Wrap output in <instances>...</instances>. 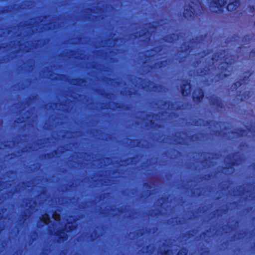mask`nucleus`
I'll return each mask as SVG.
<instances>
[{"label":"nucleus","mask_w":255,"mask_h":255,"mask_svg":"<svg viewBox=\"0 0 255 255\" xmlns=\"http://www.w3.org/2000/svg\"><path fill=\"white\" fill-rule=\"evenodd\" d=\"M157 33H44V35H138L151 36Z\"/></svg>","instance_id":"f257e3e1"},{"label":"nucleus","mask_w":255,"mask_h":255,"mask_svg":"<svg viewBox=\"0 0 255 255\" xmlns=\"http://www.w3.org/2000/svg\"><path fill=\"white\" fill-rule=\"evenodd\" d=\"M67 223L69 225L67 228L65 225L64 229L60 230L55 233V235L57 237V242L58 243L64 242L67 240L68 235L65 233L64 231L66 233L71 232L77 228V225L74 224V221H68Z\"/></svg>","instance_id":"f03ea898"},{"label":"nucleus","mask_w":255,"mask_h":255,"mask_svg":"<svg viewBox=\"0 0 255 255\" xmlns=\"http://www.w3.org/2000/svg\"><path fill=\"white\" fill-rule=\"evenodd\" d=\"M205 96V93L202 88H197L194 92L192 95V99L194 103L199 104L203 100Z\"/></svg>","instance_id":"7ed1b4c3"},{"label":"nucleus","mask_w":255,"mask_h":255,"mask_svg":"<svg viewBox=\"0 0 255 255\" xmlns=\"http://www.w3.org/2000/svg\"><path fill=\"white\" fill-rule=\"evenodd\" d=\"M191 84L190 81L188 80H184L181 86V93L183 96H187L190 94Z\"/></svg>","instance_id":"20e7f679"},{"label":"nucleus","mask_w":255,"mask_h":255,"mask_svg":"<svg viewBox=\"0 0 255 255\" xmlns=\"http://www.w3.org/2000/svg\"><path fill=\"white\" fill-rule=\"evenodd\" d=\"M211 104L218 108H223V104L222 100L218 96H212L211 97Z\"/></svg>","instance_id":"39448f33"},{"label":"nucleus","mask_w":255,"mask_h":255,"mask_svg":"<svg viewBox=\"0 0 255 255\" xmlns=\"http://www.w3.org/2000/svg\"><path fill=\"white\" fill-rule=\"evenodd\" d=\"M226 66H222L221 67V70L222 73L219 74L220 77L221 76L222 79L227 78L229 76V74L225 73L226 72H228V68L230 65V63L228 62L226 63Z\"/></svg>","instance_id":"423d86ee"},{"label":"nucleus","mask_w":255,"mask_h":255,"mask_svg":"<svg viewBox=\"0 0 255 255\" xmlns=\"http://www.w3.org/2000/svg\"><path fill=\"white\" fill-rule=\"evenodd\" d=\"M40 220L44 225H48L51 222L50 217L49 214L46 213L42 215Z\"/></svg>","instance_id":"0eeeda50"},{"label":"nucleus","mask_w":255,"mask_h":255,"mask_svg":"<svg viewBox=\"0 0 255 255\" xmlns=\"http://www.w3.org/2000/svg\"><path fill=\"white\" fill-rule=\"evenodd\" d=\"M192 49V46L189 43L184 42L182 44L181 51L186 53H189Z\"/></svg>","instance_id":"6e6552de"},{"label":"nucleus","mask_w":255,"mask_h":255,"mask_svg":"<svg viewBox=\"0 0 255 255\" xmlns=\"http://www.w3.org/2000/svg\"><path fill=\"white\" fill-rule=\"evenodd\" d=\"M240 159L239 158H237L234 159L233 160L231 161L230 162L229 165L228 166L225 167V168L227 169H232L235 166H238L240 165Z\"/></svg>","instance_id":"1a4fd4ad"},{"label":"nucleus","mask_w":255,"mask_h":255,"mask_svg":"<svg viewBox=\"0 0 255 255\" xmlns=\"http://www.w3.org/2000/svg\"><path fill=\"white\" fill-rule=\"evenodd\" d=\"M168 64V60H164L158 62L155 64L156 68H162L165 67Z\"/></svg>","instance_id":"9d476101"},{"label":"nucleus","mask_w":255,"mask_h":255,"mask_svg":"<svg viewBox=\"0 0 255 255\" xmlns=\"http://www.w3.org/2000/svg\"><path fill=\"white\" fill-rule=\"evenodd\" d=\"M72 80L75 82L73 85L76 86H81L82 84L86 82V79L83 78H75L72 79Z\"/></svg>","instance_id":"9b49d317"},{"label":"nucleus","mask_w":255,"mask_h":255,"mask_svg":"<svg viewBox=\"0 0 255 255\" xmlns=\"http://www.w3.org/2000/svg\"><path fill=\"white\" fill-rule=\"evenodd\" d=\"M245 74H248V75H245L244 76H243L242 79L240 80L242 81L243 84L246 81H249L250 77L253 74V72L250 71H247L245 72Z\"/></svg>","instance_id":"f8f14e48"},{"label":"nucleus","mask_w":255,"mask_h":255,"mask_svg":"<svg viewBox=\"0 0 255 255\" xmlns=\"http://www.w3.org/2000/svg\"><path fill=\"white\" fill-rule=\"evenodd\" d=\"M243 85V82L242 81H238L236 82H234L231 85V89L232 91H236L240 87H241Z\"/></svg>","instance_id":"ddd939ff"},{"label":"nucleus","mask_w":255,"mask_h":255,"mask_svg":"<svg viewBox=\"0 0 255 255\" xmlns=\"http://www.w3.org/2000/svg\"><path fill=\"white\" fill-rule=\"evenodd\" d=\"M233 133H236L239 136H244L247 134V130L243 128H239L237 131L232 132Z\"/></svg>","instance_id":"4468645a"},{"label":"nucleus","mask_w":255,"mask_h":255,"mask_svg":"<svg viewBox=\"0 0 255 255\" xmlns=\"http://www.w3.org/2000/svg\"><path fill=\"white\" fill-rule=\"evenodd\" d=\"M239 5V2L237 1H235V2L232 3H230L227 6V9L230 10L232 11L234 9H235Z\"/></svg>","instance_id":"2eb2a0df"},{"label":"nucleus","mask_w":255,"mask_h":255,"mask_svg":"<svg viewBox=\"0 0 255 255\" xmlns=\"http://www.w3.org/2000/svg\"><path fill=\"white\" fill-rule=\"evenodd\" d=\"M187 250L186 248H183L179 250L176 255H187Z\"/></svg>","instance_id":"dca6fc26"},{"label":"nucleus","mask_w":255,"mask_h":255,"mask_svg":"<svg viewBox=\"0 0 255 255\" xmlns=\"http://www.w3.org/2000/svg\"><path fill=\"white\" fill-rule=\"evenodd\" d=\"M250 92L249 91H245L243 93L242 95V97L241 98V101H245L246 99H248L249 97Z\"/></svg>","instance_id":"f3484780"},{"label":"nucleus","mask_w":255,"mask_h":255,"mask_svg":"<svg viewBox=\"0 0 255 255\" xmlns=\"http://www.w3.org/2000/svg\"><path fill=\"white\" fill-rule=\"evenodd\" d=\"M115 105H116V108L117 109H121L122 108H123L124 106L126 107L125 109H126V110L128 109L129 106L128 105H125V104H120V103H119L118 102H116V103H115Z\"/></svg>","instance_id":"a211bd4d"},{"label":"nucleus","mask_w":255,"mask_h":255,"mask_svg":"<svg viewBox=\"0 0 255 255\" xmlns=\"http://www.w3.org/2000/svg\"><path fill=\"white\" fill-rule=\"evenodd\" d=\"M162 33H157L156 34H155V35H157L158 34V35H160V34H162ZM166 34H167L168 33H165ZM169 34H170L171 35H174V36H175V35H177V36H179V35H185L186 34H192L193 33H168ZM153 35H154V34H153Z\"/></svg>","instance_id":"6ab92c4d"},{"label":"nucleus","mask_w":255,"mask_h":255,"mask_svg":"<svg viewBox=\"0 0 255 255\" xmlns=\"http://www.w3.org/2000/svg\"><path fill=\"white\" fill-rule=\"evenodd\" d=\"M209 71V69L205 68H203L201 69L200 73L202 74L203 76H206L208 74Z\"/></svg>","instance_id":"aec40b11"},{"label":"nucleus","mask_w":255,"mask_h":255,"mask_svg":"<svg viewBox=\"0 0 255 255\" xmlns=\"http://www.w3.org/2000/svg\"><path fill=\"white\" fill-rule=\"evenodd\" d=\"M52 217L54 220H57V219H59L60 217V216L59 214L57 213V212L54 211L52 213Z\"/></svg>","instance_id":"412c9836"},{"label":"nucleus","mask_w":255,"mask_h":255,"mask_svg":"<svg viewBox=\"0 0 255 255\" xmlns=\"http://www.w3.org/2000/svg\"><path fill=\"white\" fill-rule=\"evenodd\" d=\"M150 124L151 125H155V126L158 128H160L162 127V125L161 124H155V123L153 121V120H150Z\"/></svg>","instance_id":"4be33fe9"},{"label":"nucleus","mask_w":255,"mask_h":255,"mask_svg":"<svg viewBox=\"0 0 255 255\" xmlns=\"http://www.w3.org/2000/svg\"><path fill=\"white\" fill-rule=\"evenodd\" d=\"M218 4L220 7H223L225 5V0H218Z\"/></svg>","instance_id":"5701e85b"},{"label":"nucleus","mask_w":255,"mask_h":255,"mask_svg":"<svg viewBox=\"0 0 255 255\" xmlns=\"http://www.w3.org/2000/svg\"><path fill=\"white\" fill-rule=\"evenodd\" d=\"M215 133L216 135H220L222 134V131L221 130H216L215 131Z\"/></svg>","instance_id":"b1692460"},{"label":"nucleus","mask_w":255,"mask_h":255,"mask_svg":"<svg viewBox=\"0 0 255 255\" xmlns=\"http://www.w3.org/2000/svg\"><path fill=\"white\" fill-rule=\"evenodd\" d=\"M166 104H168L169 105H171L173 106L174 105V103L168 101H164V105H166Z\"/></svg>","instance_id":"393cba45"},{"label":"nucleus","mask_w":255,"mask_h":255,"mask_svg":"<svg viewBox=\"0 0 255 255\" xmlns=\"http://www.w3.org/2000/svg\"><path fill=\"white\" fill-rule=\"evenodd\" d=\"M250 54H252L253 55V56H255V48L252 49L251 51Z\"/></svg>","instance_id":"a878e982"},{"label":"nucleus","mask_w":255,"mask_h":255,"mask_svg":"<svg viewBox=\"0 0 255 255\" xmlns=\"http://www.w3.org/2000/svg\"><path fill=\"white\" fill-rule=\"evenodd\" d=\"M135 159V157H129V158H128L127 159H126V161H128V160H130L131 162H132L133 160Z\"/></svg>","instance_id":"bb28decb"},{"label":"nucleus","mask_w":255,"mask_h":255,"mask_svg":"<svg viewBox=\"0 0 255 255\" xmlns=\"http://www.w3.org/2000/svg\"><path fill=\"white\" fill-rule=\"evenodd\" d=\"M143 185H144V186H145L146 187L150 188V184L147 182L144 183Z\"/></svg>","instance_id":"cd10ccee"},{"label":"nucleus","mask_w":255,"mask_h":255,"mask_svg":"<svg viewBox=\"0 0 255 255\" xmlns=\"http://www.w3.org/2000/svg\"><path fill=\"white\" fill-rule=\"evenodd\" d=\"M46 155H47L48 158H51L52 157L51 153H47Z\"/></svg>","instance_id":"c85d7f7f"},{"label":"nucleus","mask_w":255,"mask_h":255,"mask_svg":"<svg viewBox=\"0 0 255 255\" xmlns=\"http://www.w3.org/2000/svg\"><path fill=\"white\" fill-rule=\"evenodd\" d=\"M123 210H124V208L123 207H121V208L118 209V211L121 213H123Z\"/></svg>","instance_id":"c756f323"},{"label":"nucleus","mask_w":255,"mask_h":255,"mask_svg":"<svg viewBox=\"0 0 255 255\" xmlns=\"http://www.w3.org/2000/svg\"><path fill=\"white\" fill-rule=\"evenodd\" d=\"M169 250H165L163 252V254L165 255H167L169 254Z\"/></svg>","instance_id":"7c9ffc66"},{"label":"nucleus","mask_w":255,"mask_h":255,"mask_svg":"<svg viewBox=\"0 0 255 255\" xmlns=\"http://www.w3.org/2000/svg\"><path fill=\"white\" fill-rule=\"evenodd\" d=\"M23 216H24L25 217V219H26L27 218V217H28L26 213L24 214Z\"/></svg>","instance_id":"2f4dec72"},{"label":"nucleus","mask_w":255,"mask_h":255,"mask_svg":"<svg viewBox=\"0 0 255 255\" xmlns=\"http://www.w3.org/2000/svg\"><path fill=\"white\" fill-rule=\"evenodd\" d=\"M238 154V152H234L233 153V156H235Z\"/></svg>","instance_id":"473e14b6"},{"label":"nucleus","mask_w":255,"mask_h":255,"mask_svg":"<svg viewBox=\"0 0 255 255\" xmlns=\"http://www.w3.org/2000/svg\"><path fill=\"white\" fill-rule=\"evenodd\" d=\"M188 236L189 237H191L192 236V235L190 233V232H188Z\"/></svg>","instance_id":"72a5a7b5"},{"label":"nucleus","mask_w":255,"mask_h":255,"mask_svg":"<svg viewBox=\"0 0 255 255\" xmlns=\"http://www.w3.org/2000/svg\"><path fill=\"white\" fill-rule=\"evenodd\" d=\"M53 152L55 154H57L58 153V152L57 150H54L53 151Z\"/></svg>","instance_id":"f704fd0d"},{"label":"nucleus","mask_w":255,"mask_h":255,"mask_svg":"<svg viewBox=\"0 0 255 255\" xmlns=\"http://www.w3.org/2000/svg\"><path fill=\"white\" fill-rule=\"evenodd\" d=\"M210 122H211L210 121H206L207 124L209 125L210 124Z\"/></svg>","instance_id":"c9c22d12"},{"label":"nucleus","mask_w":255,"mask_h":255,"mask_svg":"<svg viewBox=\"0 0 255 255\" xmlns=\"http://www.w3.org/2000/svg\"><path fill=\"white\" fill-rule=\"evenodd\" d=\"M116 216H117V214H113L112 215V216L113 217H115Z\"/></svg>","instance_id":"e433bc0d"},{"label":"nucleus","mask_w":255,"mask_h":255,"mask_svg":"<svg viewBox=\"0 0 255 255\" xmlns=\"http://www.w3.org/2000/svg\"><path fill=\"white\" fill-rule=\"evenodd\" d=\"M205 33V35H207L208 34H210L211 33H207V32H206V33Z\"/></svg>","instance_id":"4c0bfd02"},{"label":"nucleus","mask_w":255,"mask_h":255,"mask_svg":"<svg viewBox=\"0 0 255 255\" xmlns=\"http://www.w3.org/2000/svg\"><path fill=\"white\" fill-rule=\"evenodd\" d=\"M60 76L63 77H65V75L63 74H61V75H60Z\"/></svg>","instance_id":"58836bf2"},{"label":"nucleus","mask_w":255,"mask_h":255,"mask_svg":"<svg viewBox=\"0 0 255 255\" xmlns=\"http://www.w3.org/2000/svg\"><path fill=\"white\" fill-rule=\"evenodd\" d=\"M151 115H152V116H154V115H156V114H150Z\"/></svg>","instance_id":"ea45409f"},{"label":"nucleus","mask_w":255,"mask_h":255,"mask_svg":"<svg viewBox=\"0 0 255 255\" xmlns=\"http://www.w3.org/2000/svg\"><path fill=\"white\" fill-rule=\"evenodd\" d=\"M131 140L133 141H136L137 140V139H131Z\"/></svg>","instance_id":"a19ab883"},{"label":"nucleus","mask_w":255,"mask_h":255,"mask_svg":"<svg viewBox=\"0 0 255 255\" xmlns=\"http://www.w3.org/2000/svg\"><path fill=\"white\" fill-rule=\"evenodd\" d=\"M228 157H229V159H231V156L230 155H229Z\"/></svg>","instance_id":"79ce46f5"},{"label":"nucleus","mask_w":255,"mask_h":255,"mask_svg":"<svg viewBox=\"0 0 255 255\" xmlns=\"http://www.w3.org/2000/svg\"><path fill=\"white\" fill-rule=\"evenodd\" d=\"M203 234L205 236V235H206V233L204 232V233H203Z\"/></svg>","instance_id":"37998d69"},{"label":"nucleus","mask_w":255,"mask_h":255,"mask_svg":"<svg viewBox=\"0 0 255 255\" xmlns=\"http://www.w3.org/2000/svg\"><path fill=\"white\" fill-rule=\"evenodd\" d=\"M130 164V163H129H129H127V165H129Z\"/></svg>","instance_id":"c03bdc74"},{"label":"nucleus","mask_w":255,"mask_h":255,"mask_svg":"<svg viewBox=\"0 0 255 255\" xmlns=\"http://www.w3.org/2000/svg\"><path fill=\"white\" fill-rule=\"evenodd\" d=\"M155 87H158L157 85V84H155Z\"/></svg>","instance_id":"a18cd8bd"},{"label":"nucleus","mask_w":255,"mask_h":255,"mask_svg":"<svg viewBox=\"0 0 255 255\" xmlns=\"http://www.w3.org/2000/svg\"><path fill=\"white\" fill-rule=\"evenodd\" d=\"M109 80H113V79H111V78H109Z\"/></svg>","instance_id":"49530a36"}]
</instances>
